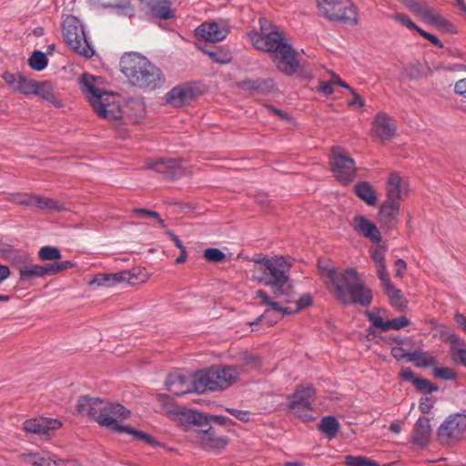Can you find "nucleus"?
<instances>
[{
  "instance_id": "nucleus-5",
  "label": "nucleus",
  "mask_w": 466,
  "mask_h": 466,
  "mask_svg": "<svg viewBox=\"0 0 466 466\" xmlns=\"http://www.w3.org/2000/svg\"><path fill=\"white\" fill-rule=\"evenodd\" d=\"M99 79L100 77L84 73L79 79L81 91L86 95L97 116L109 120L120 119L122 117L120 106L109 101V97L114 94L98 88L96 82Z\"/></svg>"
},
{
  "instance_id": "nucleus-36",
  "label": "nucleus",
  "mask_w": 466,
  "mask_h": 466,
  "mask_svg": "<svg viewBox=\"0 0 466 466\" xmlns=\"http://www.w3.org/2000/svg\"><path fill=\"white\" fill-rule=\"evenodd\" d=\"M224 389L229 387L238 378L240 371L235 366L216 365Z\"/></svg>"
},
{
  "instance_id": "nucleus-48",
  "label": "nucleus",
  "mask_w": 466,
  "mask_h": 466,
  "mask_svg": "<svg viewBox=\"0 0 466 466\" xmlns=\"http://www.w3.org/2000/svg\"><path fill=\"white\" fill-rule=\"evenodd\" d=\"M31 463L34 466H63L64 461L62 460H54L50 457H45L38 453L30 454Z\"/></svg>"
},
{
  "instance_id": "nucleus-3",
  "label": "nucleus",
  "mask_w": 466,
  "mask_h": 466,
  "mask_svg": "<svg viewBox=\"0 0 466 466\" xmlns=\"http://www.w3.org/2000/svg\"><path fill=\"white\" fill-rule=\"evenodd\" d=\"M76 408L78 413L88 416L100 426L113 431L119 425L117 419L124 420L130 415V410L120 403L87 395L78 398Z\"/></svg>"
},
{
  "instance_id": "nucleus-10",
  "label": "nucleus",
  "mask_w": 466,
  "mask_h": 466,
  "mask_svg": "<svg viewBox=\"0 0 466 466\" xmlns=\"http://www.w3.org/2000/svg\"><path fill=\"white\" fill-rule=\"evenodd\" d=\"M330 170L342 185L350 184L356 177L355 160L340 147H332L329 158Z\"/></svg>"
},
{
  "instance_id": "nucleus-63",
  "label": "nucleus",
  "mask_w": 466,
  "mask_h": 466,
  "mask_svg": "<svg viewBox=\"0 0 466 466\" xmlns=\"http://www.w3.org/2000/svg\"><path fill=\"white\" fill-rule=\"evenodd\" d=\"M271 309L278 312H280L282 315H291V314H294V313H297L299 311V309H297L296 306L293 308L292 307H282V306H280V304L279 302L272 303Z\"/></svg>"
},
{
  "instance_id": "nucleus-18",
  "label": "nucleus",
  "mask_w": 466,
  "mask_h": 466,
  "mask_svg": "<svg viewBox=\"0 0 466 466\" xmlns=\"http://www.w3.org/2000/svg\"><path fill=\"white\" fill-rule=\"evenodd\" d=\"M200 95L198 88L191 84L174 86L166 95L167 102L175 107H181Z\"/></svg>"
},
{
  "instance_id": "nucleus-26",
  "label": "nucleus",
  "mask_w": 466,
  "mask_h": 466,
  "mask_svg": "<svg viewBox=\"0 0 466 466\" xmlns=\"http://www.w3.org/2000/svg\"><path fill=\"white\" fill-rule=\"evenodd\" d=\"M238 87L256 92L259 95H268L276 89V83L273 78H247L237 84Z\"/></svg>"
},
{
  "instance_id": "nucleus-15",
  "label": "nucleus",
  "mask_w": 466,
  "mask_h": 466,
  "mask_svg": "<svg viewBox=\"0 0 466 466\" xmlns=\"http://www.w3.org/2000/svg\"><path fill=\"white\" fill-rule=\"evenodd\" d=\"M147 168L159 173L163 178L168 180H176L185 175L182 161L178 158L148 159Z\"/></svg>"
},
{
  "instance_id": "nucleus-35",
  "label": "nucleus",
  "mask_w": 466,
  "mask_h": 466,
  "mask_svg": "<svg viewBox=\"0 0 466 466\" xmlns=\"http://www.w3.org/2000/svg\"><path fill=\"white\" fill-rule=\"evenodd\" d=\"M355 192L360 199L370 206H375L378 202L376 191L369 182H359L355 186Z\"/></svg>"
},
{
  "instance_id": "nucleus-37",
  "label": "nucleus",
  "mask_w": 466,
  "mask_h": 466,
  "mask_svg": "<svg viewBox=\"0 0 466 466\" xmlns=\"http://www.w3.org/2000/svg\"><path fill=\"white\" fill-rule=\"evenodd\" d=\"M32 207L39 208L41 210L50 211H61L65 208L63 204L59 203L56 199L42 197L39 195H34Z\"/></svg>"
},
{
  "instance_id": "nucleus-38",
  "label": "nucleus",
  "mask_w": 466,
  "mask_h": 466,
  "mask_svg": "<svg viewBox=\"0 0 466 466\" xmlns=\"http://www.w3.org/2000/svg\"><path fill=\"white\" fill-rule=\"evenodd\" d=\"M199 49L206 55H208L213 62L218 64H228L231 61L232 56L230 52L227 49H223L222 47H214L213 49H209L207 47L199 46Z\"/></svg>"
},
{
  "instance_id": "nucleus-33",
  "label": "nucleus",
  "mask_w": 466,
  "mask_h": 466,
  "mask_svg": "<svg viewBox=\"0 0 466 466\" xmlns=\"http://www.w3.org/2000/svg\"><path fill=\"white\" fill-rule=\"evenodd\" d=\"M409 361H411L418 368L435 367L438 364L437 359L429 351L414 350L409 353Z\"/></svg>"
},
{
  "instance_id": "nucleus-23",
  "label": "nucleus",
  "mask_w": 466,
  "mask_h": 466,
  "mask_svg": "<svg viewBox=\"0 0 466 466\" xmlns=\"http://www.w3.org/2000/svg\"><path fill=\"white\" fill-rule=\"evenodd\" d=\"M167 390L175 396H182L195 391L192 387V380L180 373H170L166 380Z\"/></svg>"
},
{
  "instance_id": "nucleus-42",
  "label": "nucleus",
  "mask_w": 466,
  "mask_h": 466,
  "mask_svg": "<svg viewBox=\"0 0 466 466\" xmlns=\"http://www.w3.org/2000/svg\"><path fill=\"white\" fill-rule=\"evenodd\" d=\"M75 267V263L70 260L65 261H55L50 264L42 265V275L43 278L46 276H53L58 272L64 271L68 268H72Z\"/></svg>"
},
{
  "instance_id": "nucleus-24",
  "label": "nucleus",
  "mask_w": 466,
  "mask_h": 466,
  "mask_svg": "<svg viewBox=\"0 0 466 466\" xmlns=\"http://www.w3.org/2000/svg\"><path fill=\"white\" fill-rule=\"evenodd\" d=\"M198 441L205 450H221L228 445V438L218 436L212 426L207 427L198 432Z\"/></svg>"
},
{
  "instance_id": "nucleus-29",
  "label": "nucleus",
  "mask_w": 466,
  "mask_h": 466,
  "mask_svg": "<svg viewBox=\"0 0 466 466\" xmlns=\"http://www.w3.org/2000/svg\"><path fill=\"white\" fill-rule=\"evenodd\" d=\"M431 434L430 420L427 417H420L413 429L412 442L419 446H426Z\"/></svg>"
},
{
  "instance_id": "nucleus-6",
  "label": "nucleus",
  "mask_w": 466,
  "mask_h": 466,
  "mask_svg": "<svg viewBox=\"0 0 466 466\" xmlns=\"http://www.w3.org/2000/svg\"><path fill=\"white\" fill-rule=\"evenodd\" d=\"M387 199L380 205L379 221L382 228H392L399 220L401 177L397 173H390L386 187Z\"/></svg>"
},
{
  "instance_id": "nucleus-16",
  "label": "nucleus",
  "mask_w": 466,
  "mask_h": 466,
  "mask_svg": "<svg viewBox=\"0 0 466 466\" xmlns=\"http://www.w3.org/2000/svg\"><path fill=\"white\" fill-rule=\"evenodd\" d=\"M192 387L198 393L224 390L217 366L197 371L192 380Z\"/></svg>"
},
{
  "instance_id": "nucleus-60",
  "label": "nucleus",
  "mask_w": 466,
  "mask_h": 466,
  "mask_svg": "<svg viewBox=\"0 0 466 466\" xmlns=\"http://www.w3.org/2000/svg\"><path fill=\"white\" fill-rule=\"evenodd\" d=\"M226 410L241 421L247 422L249 420L250 414H249V411H248V410H237V409H231V408H227Z\"/></svg>"
},
{
  "instance_id": "nucleus-40",
  "label": "nucleus",
  "mask_w": 466,
  "mask_h": 466,
  "mask_svg": "<svg viewBox=\"0 0 466 466\" xmlns=\"http://www.w3.org/2000/svg\"><path fill=\"white\" fill-rule=\"evenodd\" d=\"M37 278H43L42 265L34 263V259L19 272V279L22 282L31 281Z\"/></svg>"
},
{
  "instance_id": "nucleus-57",
  "label": "nucleus",
  "mask_w": 466,
  "mask_h": 466,
  "mask_svg": "<svg viewBox=\"0 0 466 466\" xmlns=\"http://www.w3.org/2000/svg\"><path fill=\"white\" fill-rule=\"evenodd\" d=\"M134 212L146 217L157 218L162 228L166 227L164 220L160 218V215L156 211H152L147 208H135Z\"/></svg>"
},
{
  "instance_id": "nucleus-61",
  "label": "nucleus",
  "mask_w": 466,
  "mask_h": 466,
  "mask_svg": "<svg viewBox=\"0 0 466 466\" xmlns=\"http://www.w3.org/2000/svg\"><path fill=\"white\" fill-rule=\"evenodd\" d=\"M350 94L352 95V99L348 102L349 106L363 107L365 106L364 99L356 92L354 88H350Z\"/></svg>"
},
{
  "instance_id": "nucleus-62",
  "label": "nucleus",
  "mask_w": 466,
  "mask_h": 466,
  "mask_svg": "<svg viewBox=\"0 0 466 466\" xmlns=\"http://www.w3.org/2000/svg\"><path fill=\"white\" fill-rule=\"evenodd\" d=\"M312 302V296L309 293H305L301 295L296 302L297 309L301 310L302 309L310 306Z\"/></svg>"
},
{
  "instance_id": "nucleus-1",
  "label": "nucleus",
  "mask_w": 466,
  "mask_h": 466,
  "mask_svg": "<svg viewBox=\"0 0 466 466\" xmlns=\"http://www.w3.org/2000/svg\"><path fill=\"white\" fill-rule=\"evenodd\" d=\"M318 268L321 279L329 293L341 304L369 307L373 300V292L354 268L339 270L329 261L319 258Z\"/></svg>"
},
{
  "instance_id": "nucleus-34",
  "label": "nucleus",
  "mask_w": 466,
  "mask_h": 466,
  "mask_svg": "<svg viewBox=\"0 0 466 466\" xmlns=\"http://www.w3.org/2000/svg\"><path fill=\"white\" fill-rule=\"evenodd\" d=\"M127 273H98L96 274L90 284H96L97 286L113 287L119 283H124L123 279Z\"/></svg>"
},
{
  "instance_id": "nucleus-28",
  "label": "nucleus",
  "mask_w": 466,
  "mask_h": 466,
  "mask_svg": "<svg viewBox=\"0 0 466 466\" xmlns=\"http://www.w3.org/2000/svg\"><path fill=\"white\" fill-rule=\"evenodd\" d=\"M384 293L388 296L390 303L399 311H404L408 305L407 299L402 295L400 289H397L388 278L381 281Z\"/></svg>"
},
{
  "instance_id": "nucleus-14",
  "label": "nucleus",
  "mask_w": 466,
  "mask_h": 466,
  "mask_svg": "<svg viewBox=\"0 0 466 466\" xmlns=\"http://www.w3.org/2000/svg\"><path fill=\"white\" fill-rule=\"evenodd\" d=\"M180 421L186 425H196L198 427H209L212 423L220 426H232L235 424L228 417L223 415H210L192 410L180 412Z\"/></svg>"
},
{
  "instance_id": "nucleus-4",
  "label": "nucleus",
  "mask_w": 466,
  "mask_h": 466,
  "mask_svg": "<svg viewBox=\"0 0 466 466\" xmlns=\"http://www.w3.org/2000/svg\"><path fill=\"white\" fill-rule=\"evenodd\" d=\"M263 266L259 281L273 288L274 299L284 297L283 303H290L293 299V286L289 279L292 267L284 257L262 258L255 260Z\"/></svg>"
},
{
  "instance_id": "nucleus-44",
  "label": "nucleus",
  "mask_w": 466,
  "mask_h": 466,
  "mask_svg": "<svg viewBox=\"0 0 466 466\" xmlns=\"http://www.w3.org/2000/svg\"><path fill=\"white\" fill-rule=\"evenodd\" d=\"M36 81L27 79L23 75H17L16 84L14 86V90L24 94V95H34L35 91Z\"/></svg>"
},
{
  "instance_id": "nucleus-47",
  "label": "nucleus",
  "mask_w": 466,
  "mask_h": 466,
  "mask_svg": "<svg viewBox=\"0 0 466 466\" xmlns=\"http://www.w3.org/2000/svg\"><path fill=\"white\" fill-rule=\"evenodd\" d=\"M62 257L61 251L59 248L52 246H44L38 251V258L41 260H52L56 261L60 259Z\"/></svg>"
},
{
  "instance_id": "nucleus-59",
  "label": "nucleus",
  "mask_w": 466,
  "mask_h": 466,
  "mask_svg": "<svg viewBox=\"0 0 466 466\" xmlns=\"http://www.w3.org/2000/svg\"><path fill=\"white\" fill-rule=\"evenodd\" d=\"M419 34H420V35H421L422 37H424L425 39L430 41L435 46H437L439 48H442L444 46L443 43L435 35L431 34V33L423 30L422 28L420 29Z\"/></svg>"
},
{
  "instance_id": "nucleus-25",
  "label": "nucleus",
  "mask_w": 466,
  "mask_h": 466,
  "mask_svg": "<svg viewBox=\"0 0 466 466\" xmlns=\"http://www.w3.org/2000/svg\"><path fill=\"white\" fill-rule=\"evenodd\" d=\"M352 225L355 231L373 243L381 241V235L376 224L370 221L364 216L359 215L354 217Z\"/></svg>"
},
{
  "instance_id": "nucleus-8",
  "label": "nucleus",
  "mask_w": 466,
  "mask_h": 466,
  "mask_svg": "<svg viewBox=\"0 0 466 466\" xmlns=\"http://www.w3.org/2000/svg\"><path fill=\"white\" fill-rule=\"evenodd\" d=\"M317 4L321 15L329 21L358 25V10L351 0H317Z\"/></svg>"
},
{
  "instance_id": "nucleus-17",
  "label": "nucleus",
  "mask_w": 466,
  "mask_h": 466,
  "mask_svg": "<svg viewBox=\"0 0 466 466\" xmlns=\"http://www.w3.org/2000/svg\"><path fill=\"white\" fill-rule=\"evenodd\" d=\"M387 312L384 308H374L372 311L367 310L365 315L372 325L380 329L382 331L390 329H400L410 325V321L406 316H400L388 321L383 320V316Z\"/></svg>"
},
{
  "instance_id": "nucleus-52",
  "label": "nucleus",
  "mask_w": 466,
  "mask_h": 466,
  "mask_svg": "<svg viewBox=\"0 0 466 466\" xmlns=\"http://www.w3.org/2000/svg\"><path fill=\"white\" fill-rule=\"evenodd\" d=\"M204 258L209 262L219 263L225 260L226 254L216 248H209L205 249Z\"/></svg>"
},
{
  "instance_id": "nucleus-11",
  "label": "nucleus",
  "mask_w": 466,
  "mask_h": 466,
  "mask_svg": "<svg viewBox=\"0 0 466 466\" xmlns=\"http://www.w3.org/2000/svg\"><path fill=\"white\" fill-rule=\"evenodd\" d=\"M316 400V391L312 385L297 386L294 392L288 397L289 408L304 421L313 420L312 403Z\"/></svg>"
},
{
  "instance_id": "nucleus-27",
  "label": "nucleus",
  "mask_w": 466,
  "mask_h": 466,
  "mask_svg": "<svg viewBox=\"0 0 466 466\" xmlns=\"http://www.w3.org/2000/svg\"><path fill=\"white\" fill-rule=\"evenodd\" d=\"M400 378L411 382L419 392L424 394H429L439 390V387L433 384L430 380L417 377L410 368L402 369L400 372Z\"/></svg>"
},
{
  "instance_id": "nucleus-43",
  "label": "nucleus",
  "mask_w": 466,
  "mask_h": 466,
  "mask_svg": "<svg viewBox=\"0 0 466 466\" xmlns=\"http://www.w3.org/2000/svg\"><path fill=\"white\" fill-rule=\"evenodd\" d=\"M319 427L323 433L331 439L336 436L339 428V423L335 417L326 416L321 420V423Z\"/></svg>"
},
{
  "instance_id": "nucleus-19",
  "label": "nucleus",
  "mask_w": 466,
  "mask_h": 466,
  "mask_svg": "<svg viewBox=\"0 0 466 466\" xmlns=\"http://www.w3.org/2000/svg\"><path fill=\"white\" fill-rule=\"evenodd\" d=\"M396 130L394 120L383 111L379 112L372 121L371 132L382 142L394 137Z\"/></svg>"
},
{
  "instance_id": "nucleus-55",
  "label": "nucleus",
  "mask_w": 466,
  "mask_h": 466,
  "mask_svg": "<svg viewBox=\"0 0 466 466\" xmlns=\"http://www.w3.org/2000/svg\"><path fill=\"white\" fill-rule=\"evenodd\" d=\"M34 194L16 193L12 195L11 200L16 204L32 207Z\"/></svg>"
},
{
  "instance_id": "nucleus-56",
  "label": "nucleus",
  "mask_w": 466,
  "mask_h": 466,
  "mask_svg": "<svg viewBox=\"0 0 466 466\" xmlns=\"http://www.w3.org/2000/svg\"><path fill=\"white\" fill-rule=\"evenodd\" d=\"M392 18L400 23H401L403 25L408 27L410 30H414L419 33L420 29H421L420 26H418L410 18L403 14H395L392 15Z\"/></svg>"
},
{
  "instance_id": "nucleus-32",
  "label": "nucleus",
  "mask_w": 466,
  "mask_h": 466,
  "mask_svg": "<svg viewBox=\"0 0 466 466\" xmlns=\"http://www.w3.org/2000/svg\"><path fill=\"white\" fill-rule=\"evenodd\" d=\"M426 23L435 26L438 30L444 33L453 35L458 32L457 26L454 24L443 17L435 10H433Z\"/></svg>"
},
{
  "instance_id": "nucleus-58",
  "label": "nucleus",
  "mask_w": 466,
  "mask_h": 466,
  "mask_svg": "<svg viewBox=\"0 0 466 466\" xmlns=\"http://www.w3.org/2000/svg\"><path fill=\"white\" fill-rule=\"evenodd\" d=\"M242 361L244 365L251 366L253 368H258L261 365V360L259 357L248 353L244 354Z\"/></svg>"
},
{
  "instance_id": "nucleus-46",
  "label": "nucleus",
  "mask_w": 466,
  "mask_h": 466,
  "mask_svg": "<svg viewBox=\"0 0 466 466\" xmlns=\"http://www.w3.org/2000/svg\"><path fill=\"white\" fill-rule=\"evenodd\" d=\"M121 273H127L123 279L124 283L134 286L137 283L144 282L146 280V273L139 268H134L130 270H123Z\"/></svg>"
},
{
  "instance_id": "nucleus-64",
  "label": "nucleus",
  "mask_w": 466,
  "mask_h": 466,
  "mask_svg": "<svg viewBox=\"0 0 466 466\" xmlns=\"http://www.w3.org/2000/svg\"><path fill=\"white\" fill-rule=\"evenodd\" d=\"M454 92L457 95L466 96V78L461 79L455 83Z\"/></svg>"
},
{
  "instance_id": "nucleus-41",
  "label": "nucleus",
  "mask_w": 466,
  "mask_h": 466,
  "mask_svg": "<svg viewBox=\"0 0 466 466\" xmlns=\"http://www.w3.org/2000/svg\"><path fill=\"white\" fill-rule=\"evenodd\" d=\"M371 258L375 263L378 277L382 281L390 278V275L387 271L386 262H385V253L381 249H375L371 253Z\"/></svg>"
},
{
  "instance_id": "nucleus-21",
  "label": "nucleus",
  "mask_w": 466,
  "mask_h": 466,
  "mask_svg": "<svg viewBox=\"0 0 466 466\" xmlns=\"http://www.w3.org/2000/svg\"><path fill=\"white\" fill-rule=\"evenodd\" d=\"M228 34V29L217 22H205L195 30V35L198 39H203L210 43H217L224 40Z\"/></svg>"
},
{
  "instance_id": "nucleus-9",
  "label": "nucleus",
  "mask_w": 466,
  "mask_h": 466,
  "mask_svg": "<svg viewBox=\"0 0 466 466\" xmlns=\"http://www.w3.org/2000/svg\"><path fill=\"white\" fill-rule=\"evenodd\" d=\"M63 36L68 46L84 57L90 58L94 55L86 40L80 20L74 15H67L62 25Z\"/></svg>"
},
{
  "instance_id": "nucleus-31",
  "label": "nucleus",
  "mask_w": 466,
  "mask_h": 466,
  "mask_svg": "<svg viewBox=\"0 0 466 466\" xmlns=\"http://www.w3.org/2000/svg\"><path fill=\"white\" fill-rule=\"evenodd\" d=\"M5 258L12 263V265L18 269V272L33 260L29 253L21 249L5 250Z\"/></svg>"
},
{
  "instance_id": "nucleus-2",
  "label": "nucleus",
  "mask_w": 466,
  "mask_h": 466,
  "mask_svg": "<svg viewBox=\"0 0 466 466\" xmlns=\"http://www.w3.org/2000/svg\"><path fill=\"white\" fill-rule=\"evenodd\" d=\"M120 67L129 83L140 89L153 91L165 86L166 77L162 71L137 53L123 56Z\"/></svg>"
},
{
  "instance_id": "nucleus-54",
  "label": "nucleus",
  "mask_w": 466,
  "mask_h": 466,
  "mask_svg": "<svg viewBox=\"0 0 466 466\" xmlns=\"http://www.w3.org/2000/svg\"><path fill=\"white\" fill-rule=\"evenodd\" d=\"M451 358L455 364H461L466 368V345L456 347L451 351Z\"/></svg>"
},
{
  "instance_id": "nucleus-51",
  "label": "nucleus",
  "mask_w": 466,
  "mask_h": 466,
  "mask_svg": "<svg viewBox=\"0 0 466 466\" xmlns=\"http://www.w3.org/2000/svg\"><path fill=\"white\" fill-rule=\"evenodd\" d=\"M440 337L444 342L450 343L451 351L456 347L466 346V342L462 339L449 330H441Z\"/></svg>"
},
{
  "instance_id": "nucleus-22",
  "label": "nucleus",
  "mask_w": 466,
  "mask_h": 466,
  "mask_svg": "<svg viewBox=\"0 0 466 466\" xmlns=\"http://www.w3.org/2000/svg\"><path fill=\"white\" fill-rule=\"evenodd\" d=\"M61 427L62 422L60 420L46 417L26 420L23 423V428L25 431L43 435H49Z\"/></svg>"
},
{
  "instance_id": "nucleus-12",
  "label": "nucleus",
  "mask_w": 466,
  "mask_h": 466,
  "mask_svg": "<svg viewBox=\"0 0 466 466\" xmlns=\"http://www.w3.org/2000/svg\"><path fill=\"white\" fill-rule=\"evenodd\" d=\"M271 60L278 70L286 76H293L299 68H301L306 77L311 76L310 70L305 69L304 66L300 65L298 59V53L290 43L286 46H282L281 49L274 55H271Z\"/></svg>"
},
{
  "instance_id": "nucleus-7",
  "label": "nucleus",
  "mask_w": 466,
  "mask_h": 466,
  "mask_svg": "<svg viewBox=\"0 0 466 466\" xmlns=\"http://www.w3.org/2000/svg\"><path fill=\"white\" fill-rule=\"evenodd\" d=\"M260 33L251 31L248 36L255 48L274 55L289 42L284 32L265 17L259 18Z\"/></svg>"
},
{
  "instance_id": "nucleus-13",
  "label": "nucleus",
  "mask_w": 466,
  "mask_h": 466,
  "mask_svg": "<svg viewBox=\"0 0 466 466\" xmlns=\"http://www.w3.org/2000/svg\"><path fill=\"white\" fill-rule=\"evenodd\" d=\"M465 431L466 414H451L439 427L438 439L441 443H449L458 441Z\"/></svg>"
},
{
  "instance_id": "nucleus-45",
  "label": "nucleus",
  "mask_w": 466,
  "mask_h": 466,
  "mask_svg": "<svg viewBox=\"0 0 466 466\" xmlns=\"http://www.w3.org/2000/svg\"><path fill=\"white\" fill-rule=\"evenodd\" d=\"M48 60L45 53L39 50L33 52L28 59L29 66L35 71H42L47 66Z\"/></svg>"
},
{
  "instance_id": "nucleus-20",
  "label": "nucleus",
  "mask_w": 466,
  "mask_h": 466,
  "mask_svg": "<svg viewBox=\"0 0 466 466\" xmlns=\"http://www.w3.org/2000/svg\"><path fill=\"white\" fill-rule=\"evenodd\" d=\"M146 14L153 20H168L175 18L171 8V0H140Z\"/></svg>"
},
{
  "instance_id": "nucleus-50",
  "label": "nucleus",
  "mask_w": 466,
  "mask_h": 466,
  "mask_svg": "<svg viewBox=\"0 0 466 466\" xmlns=\"http://www.w3.org/2000/svg\"><path fill=\"white\" fill-rule=\"evenodd\" d=\"M346 466H380V464L365 456L348 455L345 457Z\"/></svg>"
},
{
  "instance_id": "nucleus-39",
  "label": "nucleus",
  "mask_w": 466,
  "mask_h": 466,
  "mask_svg": "<svg viewBox=\"0 0 466 466\" xmlns=\"http://www.w3.org/2000/svg\"><path fill=\"white\" fill-rule=\"evenodd\" d=\"M116 432H125L134 436L136 439L141 440L151 446H159V442L157 441L151 435L138 430H135L130 426L118 425Z\"/></svg>"
},
{
  "instance_id": "nucleus-53",
  "label": "nucleus",
  "mask_w": 466,
  "mask_h": 466,
  "mask_svg": "<svg viewBox=\"0 0 466 466\" xmlns=\"http://www.w3.org/2000/svg\"><path fill=\"white\" fill-rule=\"evenodd\" d=\"M433 375L436 378H440L445 380H453L457 378V373L454 370L448 367H435L432 370Z\"/></svg>"
},
{
  "instance_id": "nucleus-49",
  "label": "nucleus",
  "mask_w": 466,
  "mask_h": 466,
  "mask_svg": "<svg viewBox=\"0 0 466 466\" xmlns=\"http://www.w3.org/2000/svg\"><path fill=\"white\" fill-rule=\"evenodd\" d=\"M433 10L426 2L418 0L410 12L426 23Z\"/></svg>"
},
{
  "instance_id": "nucleus-30",
  "label": "nucleus",
  "mask_w": 466,
  "mask_h": 466,
  "mask_svg": "<svg viewBox=\"0 0 466 466\" xmlns=\"http://www.w3.org/2000/svg\"><path fill=\"white\" fill-rule=\"evenodd\" d=\"M34 95L41 96L43 99L54 104L57 107L62 106V102L56 96L55 86L51 81L36 82Z\"/></svg>"
}]
</instances>
